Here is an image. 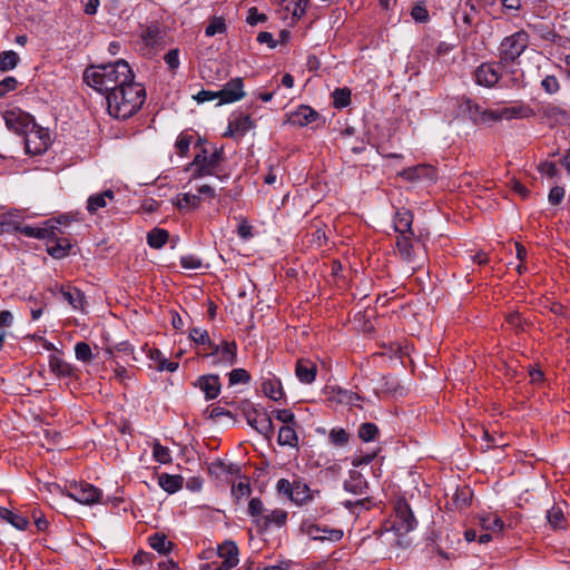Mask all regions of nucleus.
Here are the masks:
<instances>
[{
	"label": "nucleus",
	"instance_id": "23",
	"mask_svg": "<svg viewBox=\"0 0 570 570\" xmlns=\"http://www.w3.org/2000/svg\"><path fill=\"white\" fill-rule=\"evenodd\" d=\"M465 110L474 124H492L494 122V110L482 108L480 105L466 99L464 102Z\"/></svg>",
	"mask_w": 570,
	"mask_h": 570
},
{
	"label": "nucleus",
	"instance_id": "28",
	"mask_svg": "<svg viewBox=\"0 0 570 570\" xmlns=\"http://www.w3.org/2000/svg\"><path fill=\"white\" fill-rule=\"evenodd\" d=\"M417 240L415 234L396 237V247L402 259L411 264L415 263L414 242Z\"/></svg>",
	"mask_w": 570,
	"mask_h": 570
},
{
	"label": "nucleus",
	"instance_id": "2",
	"mask_svg": "<svg viewBox=\"0 0 570 570\" xmlns=\"http://www.w3.org/2000/svg\"><path fill=\"white\" fill-rule=\"evenodd\" d=\"M145 100L146 89L144 85L131 78L130 81L107 95V110L111 117L126 120L141 109Z\"/></svg>",
	"mask_w": 570,
	"mask_h": 570
},
{
	"label": "nucleus",
	"instance_id": "47",
	"mask_svg": "<svg viewBox=\"0 0 570 570\" xmlns=\"http://www.w3.org/2000/svg\"><path fill=\"white\" fill-rule=\"evenodd\" d=\"M547 519L553 529H563L566 524V518L563 511L559 507H552L547 511Z\"/></svg>",
	"mask_w": 570,
	"mask_h": 570
},
{
	"label": "nucleus",
	"instance_id": "30",
	"mask_svg": "<svg viewBox=\"0 0 570 570\" xmlns=\"http://www.w3.org/2000/svg\"><path fill=\"white\" fill-rule=\"evenodd\" d=\"M114 199L115 193L111 189H107L102 193L92 194L87 199L86 209L89 214L94 215L99 209L105 208Z\"/></svg>",
	"mask_w": 570,
	"mask_h": 570
},
{
	"label": "nucleus",
	"instance_id": "49",
	"mask_svg": "<svg viewBox=\"0 0 570 570\" xmlns=\"http://www.w3.org/2000/svg\"><path fill=\"white\" fill-rule=\"evenodd\" d=\"M61 295L73 308L82 305L83 294L78 288H61Z\"/></svg>",
	"mask_w": 570,
	"mask_h": 570
},
{
	"label": "nucleus",
	"instance_id": "58",
	"mask_svg": "<svg viewBox=\"0 0 570 570\" xmlns=\"http://www.w3.org/2000/svg\"><path fill=\"white\" fill-rule=\"evenodd\" d=\"M75 354L77 360L88 363L92 360V352L86 342H78L75 345Z\"/></svg>",
	"mask_w": 570,
	"mask_h": 570
},
{
	"label": "nucleus",
	"instance_id": "35",
	"mask_svg": "<svg viewBox=\"0 0 570 570\" xmlns=\"http://www.w3.org/2000/svg\"><path fill=\"white\" fill-rule=\"evenodd\" d=\"M313 499L309 487L303 481H294L291 500L298 505H303Z\"/></svg>",
	"mask_w": 570,
	"mask_h": 570
},
{
	"label": "nucleus",
	"instance_id": "55",
	"mask_svg": "<svg viewBox=\"0 0 570 570\" xmlns=\"http://www.w3.org/2000/svg\"><path fill=\"white\" fill-rule=\"evenodd\" d=\"M380 386H381V390L387 394H396L400 390H402L399 381L394 376H391V375L382 376Z\"/></svg>",
	"mask_w": 570,
	"mask_h": 570
},
{
	"label": "nucleus",
	"instance_id": "19",
	"mask_svg": "<svg viewBox=\"0 0 570 570\" xmlns=\"http://www.w3.org/2000/svg\"><path fill=\"white\" fill-rule=\"evenodd\" d=\"M219 104H232L240 100L244 96L243 79L237 77L229 80L219 91Z\"/></svg>",
	"mask_w": 570,
	"mask_h": 570
},
{
	"label": "nucleus",
	"instance_id": "26",
	"mask_svg": "<svg viewBox=\"0 0 570 570\" xmlns=\"http://www.w3.org/2000/svg\"><path fill=\"white\" fill-rule=\"evenodd\" d=\"M253 127L254 121L250 116L240 112L238 115H234L229 120L228 130L225 136H244Z\"/></svg>",
	"mask_w": 570,
	"mask_h": 570
},
{
	"label": "nucleus",
	"instance_id": "22",
	"mask_svg": "<svg viewBox=\"0 0 570 570\" xmlns=\"http://www.w3.org/2000/svg\"><path fill=\"white\" fill-rule=\"evenodd\" d=\"M254 522L262 531H267L271 527L282 528L287 522V512L283 509H274Z\"/></svg>",
	"mask_w": 570,
	"mask_h": 570
},
{
	"label": "nucleus",
	"instance_id": "45",
	"mask_svg": "<svg viewBox=\"0 0 570 570\" xmlns=\"http://www.w3.org/2000/svg\"><path fill=\"white\" fill-rule=\"evenodd\" d=\"M379 434L380 430L377 425L372 422L362 423L357 430V435L363 442H372Z\"/></svg>",
	"mask_w": 570,
	"mask_h": 570
},
{
	"label": "nucleus",
	"instance_id": "20",
	"mask_svg": "<svg viewBox=\"0 0 570 570\" xmlns=\"http://www.w3.org/2000/svg\"><path fill=\"white\" fill-rule=\"evenodd\" d=\"M320 117V114L306 105H301L295 111L287 115V120L292 126L305 127Z\"/></svg>",
	"mask_w": 570,
	"mask_h": 570
},
{
	"label": "nucleus",
	"instance_id": "56",
	"mask_svg": "<svg viewBox=\"0 0 570 570\" xmlns=\"http://www.w3.org/2000/svg\"><path fill=\"white\" fill-rule=\"evenodd\" d=\"M193 142V135L187 132H181L176 140L175 147L177 149V154L179 156H186L189 151L190 144Z\"/></svg>",
	"mask_w": 570,
	"mask_h": 570
},
{
	"label": "nucleus",
	"instance_id": "48",
	"mask_svg": "<svg viewBox=\"0 0 570 570\" xmlns=\"http://www.w3.org/2000/svg\"><path fill=\"white\" fill-rule=\"evenodd\" d=\"M505 322L515 331L524 332L529 323L522 317L518 311L510 312L505 315Z\"/></svg>",
	"mask_w": 570,
	"mask_h": 570
},
{
	"label": "nucleus",
	"instance_id": "14",
	"mask_svg": "<svg viewBox=\"0 0 570 570\" xmlns=\"http://www.w3.org/2000/svg\"><path fill=\"white\" fill-rule=\"evenodd\" d=\"M501 66L499 60L497 62H482L473 73L475 82L485 88L494 87L501 79Z\"/></svg>",
	"mask_w": 570,
	"mask_h": 570
},
{
	"label": "nucleus",
	"instance_id": "12",
	"mask_svg": "<svg viewBox=\"0 0 570 570\" xmlns=\"http://www.w3.org/2000/svg\"><path fill=\"white\" fill-rule=\"evenodd\" d=\"M6 126L13 132L24 136L29 129L36 124L33 117L22 111L21 109L14 108L7 110L3 114Z\"/></svg>",
	"mask_w": 570,
	"mask_h": 570
},
{
	"label": "nucleus",
	"instance_id": "3",
	"mask_svg": "<svg viewBox=\"0 0 570 570\" xmlns=\"http://www.w3.org/2000/svg\"><path fill=\"white\" fill-rule=\"evenodd\" d=\"M343 488L346 492L362 497L355 501L345 500L343 507L352 513H358L361 510H368L373 505L372 498L368 495V482L363 474L356 470H351L348 479L344 481Z\"/></svg>",
	"mask_w": 570,
	"mask_h": 570
},
{
	"label": "nucleus",
	"instance_id": "34",
	"mask_svg": "<svg viewBox=\"0 0 570 570\" xmlns=\"http://www.w3.org/2000/svg\"><path fill=\"white\" fill-rule=\"evenodd\" d=\"M0 521H7L18 530H26L29 525L27 517L17 514L3 507H0Z\"/></svg>",
	"mask_w": 570,
	"mask_h": 570
},
{
	"label": "nucleus",
	"instance_id": "1",
	"mask_svg": "<svg viewBox=\"0 0 570 570\" xmlns=\"http://www.w3.org/2000/svg\"><path fill=\"white\" fill-rule=\"evenodd\" d=\"M131 78H135V73L124 59L112 63L90 66L83 71V81L106 97L125 82L130 81Z\"/></svg>",
	"mask_w": 570,
	"mask_h": 570
},
{
	"label": "nucleus",
	"instance_id": "9",
	"mask_svg": "<svg viewBox=\"0 0 570 570\" xmlns=\"http://www.w3.org/2000/svg\"><path fill=\"white\" fill-rule=\"evenodd\" d=\"M24 150L28 155L37 156L43 154L50 145L49 132L37 124L23 136Z\"/></svg>",
	"mask_w": 570,
	"mask_h": 570
},
{
	"label": "nucleus",
	"instance_id": "38",
	"mask_svg": "<svg viewBox=\"0 0 570 570\" xmlns=\"http://www.w3.org/2000/svg\"><path fill=\"white\" fill-rule=\"evenodd\" d=\"M432 169L426 165H416L413 167L405 168L400 173V176L409 181L419 180L429 177Z\"/></svg>",
	"mask_w": 570,
	"mask_h": 570
},
{
	"label": "nucleus",
	"instance_id": "39",
	"mask_svg": "<svg viewBox=\"0 0 570 570\" xmlns=\"http://www.w3.org/2000/svg\"><path fill=\"white\" fill-rule=\"evenodd\" d=\"M0 223H3L4 233L16 232L20 228V214L18 209H11L0 215Z\"/></svg>",
	"mask_w": 570,
	"mask_h": 570
},
{
	"label": "nucleus",
	"instance_id": "54",
	"mask_svg": "<svg viewBox=\"0 0 570 570\" xmlns=\"http://www.w3.org/2000/svg\"><path fill=\"white\" fill-rule=\"evenodd\" d=\"M189 337L198 345H206L207 347L212 345V340L206 330L200 327H194L189 332Z\"/></svg>",
	"mask_w": 570,
	"mask_h": 570
},
{
	"label": "nucleus",
	"instance_id": "10",
	"mask_svg": "<svg viewBox=\"0 0 570 570\" xmlns=\"http://www.w3.org/2000/svg\"><path fill=\"white\" fill-rule=\"evenodd\" d=\"M204 351L205 352L203 355L213 357L214 364L233 365L237 358V345L234 341H224L219 345L212 342V345H209L208 348H205Z\"/></svg>",
	"mask_w": 570,
	"mask_h": 570
},
{
	"label": "nucleus",
	"instance_id": "50",
	"mask_svg": "<svg viewBox=\"0 0 570 570\" xmlns=\"http://www.w3.org/2000/svg\"><path fill=\"white\" fill-rule=\"evenodd\" d=\"M331 444L335 446H345L350 441V434L343 428H334L328 434Z\"/></svg>",
	"mask_w": 570,
	"mask_h": 570
},
{
	"label": "nucleus",
	"instance_id": "64",
	"mask_svg": "<svg viewBox=\"0 0 570 570\" xmlns=\"http://www.w3.org/2000/svg\"><path fill=\"white\" fill-rule=\"evenodd\" d=\"M539 171L548 178H556L559 176V169L552 161L541 163L538 167Z\"/></svg>",
	"mask_w": 570,
	"mask_h": 570
},
{
	"label": "nucleus",
	"instance_id": "15",
	"mask_svg": "<svg viewBox=\"0 0 570 570\" xmlns=\"http://www.w3.org/2000/svg\"><path fill=\"white\" fill-rule=\"evenodd\" d=\"M302 529L309 538L320 541L337 542L344 535L341 529H330L308 521L303 522Z\"/></svg>",
	"mask_w": 570,
	"mask_h": 570
},
{
	"label": "nucleus",
	"instance_id": "52",
	"mask_svg": "<svg viewBox=\"0 0 570 570\" xmlns=\"http://www.w3.org/2000/svg\"><path fill=\"white\" fill-rule=\"evenodd\" d=\"M411 17L414 19L415 22H419V23H425L429 21V19H430L429 11L423 1H419L413 6V8L411 10Z\"/></svg>",
	"mask_w": 570,
	"mask_h": 570
},
{
	"label": "nucleus",
	"instance_id": "4",
	"mask_svg": "<svg viewBox=\"0 0 570 570\" xmlns=\"http://www.w3.org/2000/svg\"><path fill=\"white\" fill-rule=\"evenodd\" d=\"M394 518L391 521H387L384 524L386 531H394V533L399 537L396 544L400 548H404L409 546L406 540H403V537L414 530L417 525V521L414 518V514L405 500H399L394 508Z\"/></svg>",
	"mask_w": 570,
	"mask_h": 570
},
{
	"label": "nucleus",
	"instance_id": "40",
	"mask_svg": "<svg viewBox=\"0 0 570 570\" xmlns=\"http://www.w3.org/2000/svg\"><path fill=\"white\" fill-rule=\"evenodd\" d=\"M149 546L161 554H167L173 548V543L167 540L164 533L156 532L148 538Z\"/></svg>",
	"mask_w": 570,
	"mask_h": 570
},
{
	"label": "nucleus",
	"instance_id": "63",
	"mask_svg": "<svg viewBox=\"0 0 570 570\" xmlns=\"http://www.w3.org/2000/svg\"><path fill=\"white\" fill-rule=\"evenodd\" d=\"M180 265L185 269H198L202 266V259L195 255H185L180 257Z\"/></svg>",
	"mask_w": 570,
	"mask_h": 570
},
{
	"label": "nucleus",
	"instance_id": "29",
	"mask_svg": "<svg viewBox=\"0 0 570 570\" xmlns=\"http://www.w3.org/2000/svg\"><path fill=\"white\" fill-rule=\"evenodd\" d=\"M262 391L265 396L276 402L281 401L285 395L281 380L273 374L263 380Z\"/></svg>",
	"mask_w": 570,
	"mask_h": 570
},
{
	"label": "nucleus",
	"instance_id": "32",
	"mask_svg": "<svg viewBox=\"0 0 570 570\" xmlns=\"http://www.w3.org/2000/svg\"><path fill=\"white\" fill-rule=\"evenodd\" d=\"M208 471L210 474L220 476L225 474L230 475H239L240 474V466L236 463H226L225 461L220 459H216L208 465Z\"/></svg>",
	"mask_w": 570,
	"mask_h": 570
},
{
	"label": "nucleus",
	"instance_id": "25",
	"mask_svg": "<svg viewBox=\"0 0 570 570\" xmlns=\"http://www.w3.org/2000/svg\"><path fill=\"white\" fill-rule=\"evenodd\" d=\"M316 364L308 358H299L295 365V375L303 384H312L316 379Z\"/></svg>",
	"mask_w": 570,
	"mask_h": 570
},
{
	"label": "nucleus",
	"instance_id": "7",
	"mask_svg": "<svg viewBox=\"0 0 570 570\" xmlns=\"http://www.w3.org/2000/svg\"><path fill=\"white\" fill-rule=\"evenodd\" d=\"M215 196L216 193L213 187H210L209 185H202L197 188V194H178L173 204L177 207V209L180 213L187 214L199 208L203 200L212 199Z\"/></svg>",
	"mask_w": 570,
	"mask_h": 570
},
{
	"label": "nucleus",
	"instance_id": "43",
	"mask_svg": "<svg viewBox=\"0 0 570 570\" xmlns=\"http://www.w3.org/2000/svg\"><path fill=\"white\" fill-rule=\"evenodd\" d=\"M252 493V488L249 484V480L246 476L232 485V495L236 503H238L242 499L248 498Z\"/></svg>",
	"mask_w": 570,
	"mask_h": 570
},
{
	"label": "nucleus",
	"instance_id": "61",
	"mask_svg": "<svg viewBox=\"0 0 570 570\" xmlns=\"http://www.w3.org/2000/svg\"><path fill=\"white\" fill-rule=\"evenodd\" d=\"M164 60L171 72H175L179 67V49H170L165 56Z\"/></svg>",
	"mask_w": 570,
	"mask_h": 570
},
{
	"label": "nucleus",
	"instance_id": "37",
	"mask_svg": "<svg viewBox=\"0 0 570 570\" xmlns=\"http://www.w3.org/2000/svg\"><path fill=\"white\" fill-rule=\"evenodd\" d=\"M295 424L284 425L279 429L277 442L279 445H288L291 448L298 446V436L294 429Z\"/></svg>",
	"mask_w": 570,
	"mask_h": 570
},
{
	"label": "nucleus",
	"instance_id": "51",
	"mask_svg": "<svg viewBox=\"0 0 570 570\" xmlns=\"http://www.w3.org/2000/svg\"><path fill=\"white\" fill-rule=\"evenodd\" d=\"M252 376L245 368H234L228 374L229 385H236L239 383L248 384Z\"/></svg>",
	"mask_w": 570,
	"mask_h": 570
},
{
	"label": "nucleus",
	"instance_id": "62",
	"mask_svg": "<svg viewBox=\"0 0 570 570\" xmlns=\"http://www.w3.org/2000/svg\"><path fill=\"white\" fill-rule=\"evenodd\" d=\"M263 512L264 505L262 500L258 498L250 499L248 503V514L256 520L264 515Z\"/></svg>",
	"mask_w": 570,
	"mask_h": 570
},
{
	"label": "nucleus",
	"instance_id": "13",
	"mask_svg": "<svg viewBox=\"0 0 570 570\" xmlns=\"http://www.w3.org/2000/svg\"><path fill=\"white\" fill-rule=\"evenodd\" d=\"M248 409L244 410V414L248 425L255 429L258 433L266 439H272L274 434V425L271 416L267 413H261L252 404L247 403Z\"/></svg>",
	"mask_w": 570,
	"mask_h": 570
},
{
	"label": "nucleus",
	"instance_id": "33",
	"mask_svg": "<svg viewBox=\"0 0 570 570\" xmlns=\"http://www.w3.org/2000/svg\"><path fill=\"white\" fill-rule=\"evenodd\" d=\"M50 225H51V220H47L45 223V226H42V227H32V226H28V225L22 226L20 224V228H18L16 232H18L27 237L45 239L46 237H49L53 233L52 227Z\"/></svg>",
	"mask_w": 570,
	"mask_h": 570
},
{
	"label": "nucleus",
	"instance_id": "46",
	"mask_svg": "<svg viewBox=\"0 0 570 570\" xmlns=\"http://www.w3.org/2000/svg\"><path fill=\"white\" fill-rule=\"evenodd\" d=\"M20 61L19 55L13 50L2 51L0 53V70L9 71L14 69Z\"/></svg>",
	"mask_w": 570,
	"mask_h": 570
},
{
	"label": "nucleus",
	"instance_id": "5",
	"mask_svg": "<svg viewBox=\"0 0 570 570\" xmlns=\"http://www.w3.org/2000/svg\"><path fill=\"white\" fill-rule=\"evenodd\" d=\"M530 45V36L524 30L515 31L502 39L498 47L499 65L514 63Z\"/></svg>",
	"mask_w": 570,
	"mask_h": 570
},
{
	"label": "nucleus",
	"instance_id": "16",
	"mask_svg": "<svg viewBox=\"0 0 570 570\" xmlns=\"http://www.w3.org/2000/svg\"><path fill=\"white\" fill-rule=\"evenodd\" d=\"M534 110L527 104L519 101L514 106L494 109V122L503 119H523L534 116Z\"/></svg>",
	"mask_w": 570,
	"mask_h": 570
},
{
	"label": "nucleus",
	"instance_id": "17",
	"mask_svg": "<svg viewBox=\"0 0 570 570\" xmlns=\"http://www.w3.org/2000/svg\"><path fill=\"white\" fill-rule=\"evenodd\" d=\"M541 118L550 126L554 127L570 120V112L563 107L554 104H547L539 109Z\"/></svg>",
	"mask_w": 570,
	"mask_h": 570
},
{
	"label": "nucleus",
	"instance_id": "11",
	"mask_svg": "<svg viewBox=\"0 0 570 570\" xmlns=\"http://www.w3.org/2000/svg\"><path fill=\"white\" fill-rule=\"evenodd\" d=\"M52 235L46 237L47 253L56 258L61 259L69 255L72 245L67 237H63V232L57 225L51 224Z\"/></svg>",
	"mask_w": 570,
	"mask_h": 570
},
{
	"label": "nucleus",
	"instance_id": "6",
	"mask_svg": "<svg viewBox=\"0 0 570 570\" xmlns=\"http://www.w3.org/2000/svg\"><path fill=\"white\" fill-rule=\"evenodd\" d=\"M222 161V148H214L212 153H208V150L204 146H202L200 151L197 153L193 163L190 164V166L195 168L193 178L213 175L215 169L220 165Z\"/></svg>",
	"mask_w": 570,
	"mask_h": 570
},
{
	"label": "nucleus",
	"instance_id": "42",
	"mask_svg": "<svg viewBox=\"0 0 570 570\" xmlns=\"http://www.w3.org/2000/svg\"><path fill=\"white\" fill-rule=\"evenodd\" d=\"M141 40L147 47H155L163 38L161 30L158 24H150L141 32Z\"/></svg>",
	"mask_w": 570,
	"mask_h": 570
},
{
	"label": "nucleus",
	"instance_id": "44",
	"mask_svg": "<svg viewBox=\"0 0 570 570\" xmlns=\"http://www.w3.org/2000/svg\"><path fill=\"white\" fill-rule=\"evenodd\" d=\"M351 95H352V91L347 87L336 88L332 92L334 108L342 109V108L347 107L351 104Z\"/></svg>",
	"mask_w": 570,
	"mask_h": 570
},
{
	"label": "nucleus",
	"instance_id": "36",
	"mask_svg": "<svg viewBox=\"0 0 570 570\" xmlns=\"http://www.w3.org/2000/svg\"><path fill=\"white\" fill-rule=\"evenodd\" d=\"M158 483L160 488L166 492L175 493L181 489L184 479L181 475L178 474L173 475L168 473H163L158 478Z\"/></svg>",
	"mask_w": 570,
	"mask_h": 570
},
{
	"label": "nucleus",
	"instance_id": "21",
	"mask_svg": "<svg viewBox=\"0 0 570 570\" xmlns=\"http://www.w3.org/2000/svg\"><path fill=\"white\" fill-rule=\"evenodd\" d=\"M550 66V60L544 58L542 63L538 65L539 76H542L541 80V89L548 95H554L560 91L561 85L558 77L553 73H549L548 67Z\"/></svg>",
	"mask_w": 570,
	"mask_h": 570
},
{
	"label": "nucleus",
	"instance_id": "53",
	"mask_svg": "<svg viewBox=\"0 0 570 570\" xmlns=\"http://www.w3.org/2000/svg\"><path fill=\"white\" fill-rule=\"evenodd\" d=\"M151 358L157 361V368L159 371H168V372H175L178 368V363L169 361L165 357H161V353L156 350L155 352H151Z\"/></svg>",
	"mask_w": 570,
	"mask_h": 570
},
{
	"label": "nucleus",
	"instance_id": "57",
	"mask_svg": "<svg viewBox=\"0 0 570 570\" xmlns=\"http://www.w3.org/2000/svg\"><path fill=\"white\" fill-rule=\"evenodd\" d=\"M226 31V24L223 18L214 17L209 24L205 29V35L207 37H213L217 33H223Z\"/></svg>",
	"mask_w": 570,
	"mask_h": 570
},
{
	"label": "nucleus",
	"instance_id": "24",
	"mask_svg": "<svg viewBox=\"0 0 570 570\" xmlns=\"http://www.w3.org/2000/svg\"><path fill=\"white\" fill-rule=\"evenodd\" d=\"M217 554L225 564V570H230L238 563V547L232 540H226L217 548Z\"/></svg>",
	"mask_w": 570,
	"mask_h": 570
},
{
	"label": "nucleus",
	"instance_id": "31",
	"mask_svg": "<svg viewBox=\"0 0 570 570\" xmlns=\"http://www.w3.org/2000/svg\"><path fill=\"white\" fill-rule=\"evenodd\" d=\"M49 368L59 377H71L73 375V366L67 363L59 354L49 356Z\"/></svg>",
	"mask_w": 570,
	"mask_h": 570
},
{
	"label": "nucleus",
	"instance_id": "41",
	"mask_svg": "<svg viewBox=\"0 0 570 570\" xmlns=\"http://www.w3.org/2000/svg\"><path fill=\"white\" fill-rule=\"evenodd\" d=\"M169 238V233L163 228H153L147 234V244L155 249L161 248Z\"/></svg>",
	"mask_w": 570,
	"mask_h": 570
},
{
	"label": "nucleus",
	"instance_id": "8",
	"mask_svg": "<svg viewBox=\"0 0 570 570\" xmlns=\"http://www.w3.org/2000/svg\"><path fill=\"white\" fill-rule=\"evenodd\" d=\"M66 494L87 505L99 503L102 498V491L88 482H71L66 487Z\"/></svg>",
	"mask_w": 570,
	"mask_h": 570
},
{
	"label": "nucleus",
	"instance_id": "18",
	"mask_svg": "<svg viewBox=\"0 0 570 570\" xmlns=\"http://www.w3.org/2000/svg\"><path fill=\"white\" fill-rule=\"evenodd\" d=\"M193 384L205 394L207 401L215 400L222 389L220 379L217 374L200 375Z\"/></svg>",
	"mask_w": 570,
	"mask_h": 570
},
{
	"label": "nucleus",
	"instance_id": "60",
	"mask_svg": "<svg viewBox=\"0 0 570 570\" xmlns=\"http://www.w3.org/2000/svg\"><path fill=\"white\" fill-rule=\"evenodd\" d=\"M482 527L488 531L501 532L503 530L504 523L500 517L493 515L482 519Z\"/></svg>",
	"mask_w": 570,
	"mask_h": 570
},
{
	"label": "nucleus",
	"instance_id": "27",
	"mask_svg": "<svg viewBox=\"0 0 570 570\" xmlns=\"http://www.w3.org/2000/svg\"><path fill=\"white\" fill-rule=\"evenodd\" d=\"M413 214L407 209H399L393 219L394 230L399 236L414 235L412 229Z\"/></svg>",
	"mask_w": 570,
	"mask_h": 570
},
{
	"label": "nucleus",
	"instance_id": "59",
	"mask_svg": "<svg viewBox=\"0 0 570 570\" xmlns=\"http://www.w3.org/2000/svg\"><path fill=\"white\" fill-rule=\"evenodd\" d=\"M153 455L159 463H168L171 461L170 452L166 446H163L159 442H155L153 446Z\"/></svg>",
	"mask_w": 570,
	"mask_h": 570
}]
</instances>
